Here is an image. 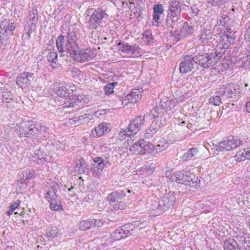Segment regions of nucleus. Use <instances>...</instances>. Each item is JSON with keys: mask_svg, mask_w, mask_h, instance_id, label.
Listing matches in <instances>:
<instances>
[{"mask_svg": "<svg viewBox=\"0 0 250 250\" xmlns=\"http://www.w3.org/2000/svg\"><path fill=\"white\" fill-rule=\"evenodd\" d=\"M67 42L64 44V37L62 35L58 36L56 40V45L60 52L64 50L70 54L74 53L79 49L77 43V36L75 32L69 33L67 37Z\"/></svg>", "mask_w": 250, "mask_h": 250, "instance_id": "1", "label": "nucleus"}, {"mask_svg": "<svg viewBox=\"0 0 250 250\" xmlns=\"http://www.w3.org/2000/svg\"><path fill=\"white\" fill-rule=\"evenodd\" d=\"M230 30L225 31L219 35V39L215 49L214 54L216 60L220 59L226 53L231 42L234 40L233 35Z\"/></svg>", "mask_w": 250, "mask_h": 250, "instance_id": "2", "label": "nucleus"}, {"mask_svg": "<svg viewBox=\"0 0 250 250\" xmlns=\"http://www.w3.org/2000/svg\"><path fill=\"white\" fill-rule=\"evenodd\" d=\"M142 223L138 221L133 222L116 229L111 235L114 242L125 239L133 233L136 227L141 226Z\"/></svg>", "mask_w": 250, "mask_h": 250, "instance_id": "3", "label": "nucleus"}, {"mask_svg": "<svg viewBox=\"0 0 250 250\" xmlns=\"http://www.w3.org/2000/svg\"><path fill=\"white\" fill-rule=\"evenodd\" d=\"M125 193L124 191H116L108 194L106 198L113 209L117 211L126 208V204L124 201H119L125 198Z\"/></svg>", "mask_w": 250, "mask_h": 250, "instance_id": "4", "label": "nucleus"}, {"mask_svg": "<svg viewBox=\"0 0 250 250\" xmlns=\"http://www.w3.org/2000/svg\"><path fill=\"white\" fill-rule=\"evenodd\" d=\"M241 144L242 141L238 137L230 135L219 144L218 150L223 151H230L239 146Z\"/></svg>", "mask_w": 250, "mask_h": 250, "instance_id": "5", "label": "nucleus"}, {"mask_svg": "<svg viewBox=\"0 0 250 250\" xmlns=\"http://www.w3.org/2000/svg\"><path fill=\"white\" fill-rule=\"evenodd\" d=\"M219 92L228 98H238L241 93L240 86L234 83H229L220 87Z\"/></svg>", "mask_w": 250, "mask_h": 250, "instance_id": "6", "label": "nucleus"}, {"mask_svg": "<svg viewBox=\"0 0 250 250\" xmlns=\"http://www.w3.org/2000/svg\"><path fill=\"white\" fill-rule=\"evenodd\" d=\"M144 90L142 88H133L125 97H123L122 104L125 105L128 104H134L141 99Z\"/></svg>", "mask_w": 250, "mask_h": 250, "instance_id": "7", "label": "nucleus"}, {"mask_svg": "<svg viewBox=\"0 0 250 250\" xmlns=\"http://www.w3.org/2000/svg\"><path fill=\"white\" fill-rule=\"evenodd\" d=\"M94 57L93 51L90 48H85L76 51L73 54L74 59L80 62H88Z\"/></svg>", "mask_w": 250, "mask_h": 250, "instance_id": "8", "label": "nucleus"}, {"mask_svg": "<svg viewBox=\"0 0 250 250\" xmlns=\"http://www.w3.org/2000/svg\"><path fill=\"white\" fill-rule=\"evenodd\" d=\"M29 137L37 138L42 132H46L47 128L39 122L29 120Z\"/></svg>", "mask_w": 250, "mask_h": 250, "instance_id": "9", "label": "nucleus"}, {"mask_svg": "<svg viewBox=\"0 0 250 250\" xmlns=\"http://www.w3.org/2000/svg\"><path fill=\"white\" fill-rule=\"evenodd\" d=\"M34 74L28 72L20 73L16 79V84L22 88H25L31 84V79L33 78Z\"/></svg>", "mask_w": 250, "mask_h": 250, "instance_id": "10", "label": "nucleus"}, {"mask_svg": "<svg viewBox=\"0 0 250 250\" xmlns=\"http://www.w3.org/2000/svg\"><path fill=\"white\" fill-rule=\"evenodd\" d=\"M194 60L191 56H186L180 63L179 71L183 74L190 72L193 68Z\"/></svg>", "mask_w": 250, "mask_h": 250, "instance_id": "11", "label": "nucleus"}, {"mask_svg": "<svg viewBox=\"0 0 250 250\" xmlns=\"http://www.w3.org/2000/svg\"><path fill=\"white\" fill-rule=\"evenodd\" d=\"M76 90V86L74 84H66L65 86H59L56 90V93L60 97L69 98L73 95V92Z\"/></svg>", "mask_w": 250, "mask_h": 250, "instance_id": "12", "label": "nucleus"}, {"mask_svg": "<svg viewBox=\"0 0 250 250\" xmlns=\"http://www.w3.org/2000/svg\"><path fill=\"white\" fill-rule=\"evenodd\" d=\"M16 23L14 22H12L10 20L4 19L0 24V28L1 30V34L4 36H7L8 35H12L13 31L16 28Z\"/></svg>", "mask_w": 250, "mask_h": 250, "instance_id": "13", "label": "nucleus"}, {"mask_svg": "<svg viewBox=\"0 0 250 250\" xmlns=\"http://www.w3.org/2000/svg\"><path fill=\"white\" fill-rule=\"evenodd\" d=\"M142 155L146 156L148 157H153L156 155L155 146L151 142L143 139Z\"/></svg>", "mask_w": 250, "mask_h": 250, "instance_id": "14", "label": "nucleus"}, {"mask_svg": "<svg viewBox=\"0 0 250 250\" xmlns=\"http://www.w3.org/2000/svg\"><path fill=\"white\" fill-rule=\"evenodd\" d=\"M108 130L107 124L105 123H101L91 131L90 137L92 138L100 137L104 135L105 133L107 132Z\"/></svg>", "mask_w": 250, "mask_h": 250, "instance_id": "15", "label": "nucleus"}, {"mask_svg": "<svg viewBox=\"0 0 250 250\" xmlns=\"http://www.w3.org/2000/svg\"><path fill=\"white\" fill-rule=\"evenodd\" d=\"M145 122L144 118L138 116L133 120L129 124L128 129V131L135 134L143 126Z\"/></svg>", "mask_w": 250, "mask_h": 250, "instance_id": "16", "label": "nucleus"}, {"mask_svg": "<svg viewBox=\"0 0 250 250\" xmlns=\"http://www.w3.org/2000/svg\"><path fill=\"white\" fill-rule=\"evenodd\" d=\"M29 120L20 123L16 129V132L20 137H29Z\"/></svg>", "mask_w": 250, "mask_h": 250, "instance_id": "17", "label": "nucleus"}, {"mask_svg": "<svg viewBox=\"0 0 250 250\" xmlns=\"http://www.w3.org/2000/svg\"><path fill=\"white\" fill-rule=\"evenodd\" d=\"M94 164L91 167V171L93 173L96 175H99L102 172L104 164V160L100 157H95L93 159Z\"/></svg>", "mask_w": 250, "mask_h": 250, "instance_id": "18", "label": "nucleus"}, {"mask_svg": "<svg viewBox=\"0 0 250 250\" xmlns=\"http://www.w3.org/2000/svg\"><path fill=\"white\" fill-rule=\"evenodd\" d=\"M181 17V13L168 11L166 23L169 27H173Z\"/></svg>", "mask_w": 250, "mask_h": 250, "instance_id": "19", "label": "nucleus"}, {"mask_svg": "<svg viewBox=\"0 0 250 250\" xmlns=\"http://www.w3.org/2000/svg\"><path fill=\"white\" fill-rule=\"evenodd\" d=\"M153 20L158 26L160 23V15L164 13V8L162 4H156L153 7Z\"/></svg>", "mask_w": 250, "mask_h": 250, "instance_id": "20", "label": "nucleus"}, {"mask_svg": "<svg viewBox=\"0 0 250 250\" xmlns=\"http://www.w3.org/2000/svg\"><path fill=\"white\" fill-rule=\"evenodd\" d=\"M211 59L208 53H204L199 55L196 59L199 65L204 68H206L209 67L210 64Z\"/></svg>", "mask_w": 250, "mask_h": 250, "instance_id": "21", "label": "nucleus"}, {"mask_svg": "<svg viewBox=\"0 0 250 250\" xmlns=\"http://www.w3.org/2000/svg\"><path fill=\"white\" fill-rule=\"evenodd\" d=\"M223 248L224 250H241L238 244L234 239H228L224 242Z\"/></svg>", "mask_w": 250, "mask_h": 250, "instance_id": "22", "label": "nucleus"}, {"mask_svg": "<svg viewBox=\"0 0 250 250\" xmlns=\"http://www.w3.org/2000/svg\"><path fill=\"white\" fill-rule=\"evenodd\" d=\"M143 139L135 142L130 147L129 150L133 154L142 155Z\"/></svg>", "mask_w": 250, "mask_h": 250, "instance_id": "23", "label": "nucleus"}, {"mask_svg": "<svg viewBox=\"0 0 250 250\" xmlns=\"http://www.w3.org/2000/svg\"><path fill=\"white\" fill-rule=\"evenodd\" d=\"M190 176L191 174H188L187 172H179L177 175L175 181L178 183L187 186Z\"/></svg>", "mask_w": 250, "mask_h": 250, "instance_id": "24", "label": "nucleus"}, {"mask_svg": "<svg viewBox=\"0 0 250 250\" xmlns=\"http://www.w3.org/2000/svg\"><path fill=\"white\" fill-rule=\"evenodd\" d=\"M87 170V164L83 159H80L78 160L74 167L75 172L78 174L84 173Z\"/></svg>", "mask_w": 250, "mask_h": 250, "instance_id": "25", "label": "nucleus"}, {"mask_svg": "<svg viewBox=\"0 0 250 250\" xmlns=\"http://www.w3.org/2000/svg\"><path fill=\"white\" fill-rule=\"evenodd\" d=\"M182 3L178 0H171L169 2L168 11L181 12Z\"/></svg>", "mask_w": 250, "mask_h": 250, "instance_id": "26", "label": "nucleus"}, {"mask_svg": "<svg viewBox=\"0 0 250 250\" xmlns=\"http://www.w3.org/2000/svg\"><path fill=\"white\" fill-rule=\"evenodd\" d=\"M59 232L58 228L55 226L49 225L45 229V236L47 237L54 238Z\"/></svg>", "mask_w": 250, "mask_h": 250, "instance_id": "27", "label": "nucleus"}, {"mask_svg": "<svg viewBox=\"0 0 250 250\" xmlns=\"http://www.w3.org/2000/svg\"><path fill=\"white\" fill-rule=\"evenodd\" d=\"M234 159L236 162H241L247 159L246 150L245 148H242L237 151L235 155L233 156Z\"/></svg>", "mask_w": 250, "mask_h": 250, "instance_id": "28", "label": "nucleus"}, {"mask_svg": "<svg viewBox=\"0 0 250 250\" xmlns=\"http://www.w3.org/2000/svg\"><path fill=\"white\" fill-rule=\"evenodd\" d=\"M234 159L236 162H241L247 159L246 150L245 148H242L237 151L235 155L233 156Z\"/></svg>", "mask_w": 250, "mask_h": 250, "instance_id": "29", "label": "nucleus"}, {"mask_svg": "<svg viewBox=\"0 0 250 250\" xmlns=\"http://www.w3.org/2000/svg\"><path fill=\"white\" fill-rule=\"evenodd\" d=\"M48 60L50 63L51 66L55 68L58 67V55L56 52H50L47 56Z\"/></svg>", "mask_w": 250, "mask_h": 250, "instance_id": "30", "label": "nucleus"}, {"mask_svg": "<svg viewBox=\"0 0 250 250\" xmlns=\"http://www.w3.org/2000/svg\"><path fill=\"white\" fill-rule=\"evenodd\" d=\"M168 144L167 142L164 139H162L158 142V144L155 146L156 155L161 151H163L167 149L168 147Z\"/></svg>", "mask_w": 250, "mask_h": 250, "instance_id": "31", "label": "nucleus"}, {"mask_svg": "<svg viewBox=\"0 0 250 250\" xmlns=\"http://www.w3.org/2000/svg\"><path fill=\"white\" fill-rule=\"evenodd\" d=\"M91 222V219L81 221L79 224V229L82 231L89 229L92 227Z\"/></svg>", "mask_w": 250, "mask_h": 250, "instance_id": "32", "label": "nucleus"}, {"mask_svg": "<svg viewBox=\"0 0 250 250\" xmlns=\"http://www.w3.org/2000/svg\"><path fill=\"white\" fill-rule=\"evenodd\" d=\"M50 203V208L53 210L60 211L63 209L60 200L55 199L52 200Z\"/></svg>", "mask_w": 250, "mask_h": 250, "instance_id": "33", "label": "nucleus"}, {"mask_svg": "<svg viewBox=\"0 0 250 250\" xmlns=\"http://www.w3.org/2000/svg\"><path fill=\"white\" fill-rule=\"evenodd\" d=\"M21 201L17 200L15 202L10 204V206L8 207V209L6 211L7 214L10 216L12 214L14 211L18 208L21 205Z\"/></svg>", "mask_w": 250, "mask_h": 250, "instance_id": "34", "label": "nucleus"}, {"mask_svg": "<svg viewBox=\"0 0 250 250\" xmlns=\"http://www.w3.org/2000/svg\"><path fill=\"white\" fill-rule=\"evenodd\" d=\"M200 182L198 179V178L194 175L191 174L190 177L189 182L187 186H188L191 188H197L200 186Z\"/></svg>", "mask_w": 250, "mask_h": 250, "instance_id": "35", "label": "nucleus"}, {"mask_svg": "<svg viewBox=\"0 0 250 250\" xmlns=\"http://www.w3.org/2000/svg\"><path fill=\"white\" fill-rule=\"evenodd\" d=\"M56 191L55 188H51L45 194V198L49 202H50L52 200L57 198Z\"/></svg>", "mask_w": 250, "mask_h": 250, "instance_id": "36", "label": "nucleus"}, {"mask_svg": "<svg viewBox=\"0 0 250 250\" xmlns=\"http://www.w3.org/2000/svg\"><path fill=\"white\" fill-rule=\"evenodd\" d=\"M117 84V82H112L106 84L104 88L105 94L110 95L113 93L114 87Z\"/></svg>", "mask_w": 250, "mask_h": 250, "instance_id": "37", "label": "nucleus"}, {"mask_svg": "<svg viewBox=\"0 0 250 250\" xmlns=\"http://www.w3.org/2000/svg\"><path fill=\"white\" fill-rule=\"evenodd\" d=\"M212 33L210 30H204L201 34L200 39L202 42H206L212 38Z\"/></svg>", "mask_w": 250, "mask_h": 250, "instance_id": "38", "label": "nucleus"}, {"mask_svg": "<svg viewBox=\"0 0 250 250\" xmlns=\"http://www.w3.org/2000/svg\"><path fill=\"white\" fill-rule=\"evenodd\" d=\"M197 151L198 150L196 148H191L189 149L188 151L185 153L182 156V159L184 161H187L190 158L193 157Z\"/></svg>", "mask_w": 250, "mask_h": 250, "instance_id": "39", "label": "nucleus"}, {"mask_svg": "<svg viewBox=\"0 0 250 250\" xmlns=\"http://www.w3.org/2000/svg\"><path fill=\"white\" fill-rule=\"evenodd\" d=\"M105 12L102 9L99 8L93 12L91 16L100 21L105 17Z\"/></svg>", "mask_w": 250, "mask_h": 250, "instance_id": "40", "label": "nucleus"}, {"mask_svg": "<svg viewBox=\"0 0 250 250\" xmlns=\"http://www.w3.org/2000/svg\"><path fill=\"white\" fill-rule=\"evenodd\" d=\"M142 40L147 44H150L153 42L152 34L150 30H146L143 34Z\"/></svg>", "mask_w": 250, "mask_h": 250, "instance_id": "41", "label": "nucleus"}, {"mask_svg": "<svg viewBox=\"0 0 250 250\" xmlns=\"http://www.w3.org/2000/svg\"><path fill=\"white\" fill-rule=\"evenodd\" d=\"M101 21L96 19L92 16H90L89 20V28L96 29L100 24Z\"/></svg>", "mask_w": 250, "mask_h": 250, "instance_id": "42", "label": "nucleus"}, {"mask_svg": "<svg viewBox=\"0 0 250 250\" xmlns=\"http://www.w3.org/2000/svg\"><path fill=\"white\" fill-rule=\"evenodd\" d=\"M130 45L125 42H119L118 44L119 50L125 53H129Z\"/></svg>", "mask_w": 250, "mask_h": 250, "instance_id": "43", "label": "nucleus"}, {"mask_svg": "<svg viewBox=\"0 0 250 250\" xmlns=\"http://www.w3.org/2000/svg\"><path fill=\"white\" fill-rule=\"evenodd\" d=\"M242 245L245 250H250V235L249 234L245 235Z\"/></svg>", "mask_w": 250, "mask_h": 250, "instance_id": "44", "label": "nucleus"}, {"mask_svg": "<svg viewBox=\"0 0 250 250\" xmlns=\"http://www.w3.org/2000/svg\"><path fill=\"white\" fill-rule=\"evenodd\" d=\"M102 242L103 244L110 245L114 242L111 233L104 235L102 238Z\"/></svg>", "mask_w": 250, "mask_h": 250, "instance_id": "45", "label": "nucleus"}, {"mask_svg": "<svg viewBox=\"0 0 250 250\" xmlns=\"http://www.w3.org/2000/svg\"><path fill=\"white\" fill-rule=\"evenodd\" d=\"M168 202L167 203H163V205L159 204L158 206V208L159 209L165 211L168 208L172 206L173 204L174 201L171 200V201H169L168 199H167Z\"/></svg>", "mask_w": 250, "mask_h": 250, "instance_id": "46", "label": "nucleus"}, {"mask_svg": "<svg viewBox=\"0 0 250 250\" xmlns=\"http://www.w3.org/2000/svg\"><path fill=\"white\" fill-rule=\"evenodd\" d=\"M128 131L126 130L122 129L121 131L119 133V138L118 139L122 141L123 140H125L126 138L129 137L131 138L130 134H128Z\"/></svg>", "mask_w": 250, "mask_h": 250, "instance_id": "47", "label": "nucleus"}, {"mask_svg": "<svg viewBox=\"0 0 250 250\" xmlns=\"http://www.w3.org/2000/svg\"><path fill=\"white\" fill-rule=\"evenodd\" d=\"M91 221L92 227L98 228L102 227L104 223V221L101 219H91Z\"/></svg>", "mask_w": 250, "mask_h": 250, "instance_id": "48", "label": "nucleus"}, {"mask_svg": "<svg viewBox=\"0 0 250 250\" xmlns=\"http://www.w3.org/2000/svg\"><path fill=\"white\" fill-rule=\"evenodd\" d=\"M209 103L214 105H219L221 103V99L218 96H212L209 99Z\"/></svg>", "mask_w": 250, "mask_h": 250, "instance_id": "49", "label": "nucleus"}, {"mask_svg": "<svg viewBox=\"0 0 250 250\" xmlns=\"http://www.w3.org/2000/svg\"><path fill=\"white\" fill-rule=\"evenodd\" d=\"M130 48L129 49V53H131L132 54H134L138 53L140 51V47L137 45H130Z\"/></svg>", "mask_w": 250, "mask_h": 250, "instance_id": "50", "label": "nucleus"}, {"mask_svg": "<svg viewBox=\"0 0 250 250\" xmlns=\"http://www.w3.org/2000/svg\"><path fill=\"white\" fill-rule=\"evenodd\" d=\"M27 177L26 180L33 179L35 177V172L33 170L29 169L28 171L26 172Z\"/></svg>", "mask_w": 250, "mask_h": 250, "instance_id": "51", "label": "nucleus"}, {"mask_svg": "<svg viewBox=\"0 0 250 250\" xmlns=\"http://www.w3.org/2000/svg\"><path fill=\"white\" fill-rule=\"evenodd\" d=\"M207 2L212 6H214L222 4L220 0H207Z\"/></svg>", "mask_w": 250, "mask_h": 250, "instance_id": "52", "label": "nucleus"}, {"mask_svg": "<svg viewBox=\"0 0 250 250\" xmlns=\"http://www.w3.org/2000/svg\"><path fill=\"white\" fill-rule=\"evenodd\" d=\"M80 71L79 69L74 67L71 70V73L73 77H79L80 75Z\"/></svg>", "mask_w": 250, "mask_h": 250, "instance_id": "53", "label": "nucleus"}, {"mask_svg": "<svg viewBox=\"0 0 250 250\" xmlns=\"http://www.w3.org/2000/svg\"><path fill=\"white\" fill-rule=\"evenodd\" d=\"M76 99H75V101L74 102H69V104H67L66 103H65V106L66 107H73L74 106V104H76Z\"/></svg>", "mask_w": 250, "mask_h": 250, "instance_id": "54", "label": "nucleus"}, {"mask_svg": "<svg viewBox=\"0 0 250 250\" xmlns=\"http://www.w3.org/2000/svg\"><path fill=\"white\" fill-rule=\"evenodd\" d=\"M141 0H128L130 4H133L135 5V4H138L139 2Z\"/></svg>", "mask_w": 250, "mask_h": 250, "instance_id": "55", "label": "nucleus"}, {"mask_svg": "<svg viewBox=\"0 0 250 250\" xmlns=\"http://www.w3.org/2000/svg\"><path fill=\"white\" fill-rule=\"evenodd\" d=\"M246 150L247 159L250 160V146L245 148Z\"/></svg>", "mask_w": 250, "mask_h": 250, "instance_id": "56", "label": "nucleus"}, {"mask_svg": "<svg viewBox=\"0 0 250 250\" xmlns=\"http://www.w3.org/2000/svg\"><path fill=\"white\" fill-rule=\"evenodd\" d=\"M246 108L247 111L250 113V101L246 103Z\"/></svg>", "mask_w": 250, "mask_h": 250, "instance_id": "57", "label": "nucleus"}, {"mask_svg": "<svg viewBox=\"0 0 250 250\" xmlns=\"http://www.w3.org/2000/svg\"><path fill=\"white\" fill-rule=\"evenodd\" d=\"M3 37L2 36L0 35V48L1 47L3 42H2Z\"/></svg>", "mask_w": 250, "mask_h": 250, "instance_id": "58", "label": "nucleus"}, {"mask_svg": "<svg viewBox=\"0 0 250 250\" xmlns=\"http://www.w3.org/2000/svg\"><path fill=\"white\" fill-rule=\"evenodd\" d=\"M23 211L21 212V213H19L18 212H15L14 213L15 214H19L20 215H22L23 214Z\"/></svg>", "mask_w": 250, "mask_h": 250, "instance_id": "59", "label": "nucleus"}, {"mask_svg": "<svg viewBox=\"0 0 250 250\" xmlns=\"http://www.w3.org/2000/svg\"><path fill=\"white\" fill-rule=\"evenodd\" d=\"M105 113V111L104 110H102L99 114L101 115Z\"/></svg>", "mask_w": 250, "mask_h": 250, "instance_id": "60", "label": "nucleus"}, {"mask_svg": "<svg viewBox=\"0 0 250 250\" xmlns=\"http://www.w3.org/2000/svg\"><path fill=\"white\" fill-rule=\"evenodd\" d=\"M220 0L221 2V4H223V3L226 2L229 0Z\"/></svg>", "mask_w": 250, "mask_h": 250, "instance_id": "61", "label": "nucleus"}, {"mask_svg": "<svg viewBox=\"0 0 250 250\" xmlns=\"http://www.w3.org/2000/svg\"><path fill=\"white\" fill-rule=\"evenodd\" d=\"M166 201V199H165V198H164V199L162 200V202H165V203H167Z\"/></svg>", "mask_w": 250, "mask_h": 250, "instance_id": "62", "label": "nucleus"}, {"mask_svg": "<svg viewBox=\"0 0 250 250\" xmlns=\"http://www.w3.org/2000/svg\"><path fill=\"white\" fill-rule=\"evenodd\" d=\"M185 124V121H182V122H181V125H184V124Z\"/></svg>", "mask_w": 250, "mask_h": 250, "instance_id": "63", "label": "nucleus"}, {"mask_svg": "<svg viewBox=\"0 0 250 250\" xmlns=\"http://www.w3.org/2000/svg\"><path fill=\"white\" fill-rule=\"evenodd\" d=\"M127 192L128 193H130L131 192L130 190H129V189L127 190Z\"/></svg>", "mask_w": 250, "mask_h": 250, "instance_id": "64", "label": "nucleus"}]
</instances>
